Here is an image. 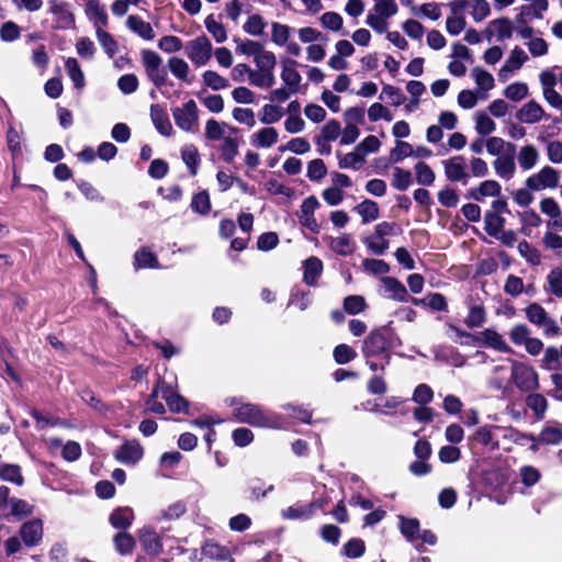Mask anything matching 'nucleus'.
Listing matches in <instances>:
<instances>
[{"instance_id": "1", "label": "nucleus", "mask_w": 562, "mask_h": 562, "mask_svg": "<svg viewBox=\"0 0 562 562\" xmlns=\"http://www.w3.org/2000/svg\"><path fill=\"white\" fill-rule=\"evenodd\" d=\"M392 340L386 329L372 330L362 344V355L370 370L384 371L391 360Z\"/></svg>"}, {"instance_id": "2", "label": "nucleus", "mask_w": 562, "mask_h": 562, "mask_svg": "<svg viewBox=\"0 0 562 562\" xmlns=\"http://www.w3.org/2000/svg\"><path fill=\"white\" fill-rule=\"evenodd\" d=\"M233 415L240 423L249 424L260 428L281 427V417L274 413L263 411L260 406L251 403H241L236 400L232 402Z\"/></svg>"}, {"instance_id": "3", "label": "nucleus", "mask_w": 562, "mask_h": 562, "mask_svg": "<svg viewBox=\"0 0 562 562\" xmlns=\"http://www.w3.org/2000/svg\"><path fill=\"white\" fill-rule=\"evenodd\" d=\"M510 379L515 386L521 392H531L539 389V376L537 371L529 364L517 360H509Z\"/></svg>"}, {"instance_id": "4", "label": "nucleus", "mask_w": 562, "mask_h": 562, "mask_svg": "<svg viewBox=\"0 0 562 562\" xmlns=\"http://www.w3.org/2000/svg\"><path fill=\"white\" fill-rule=\"evenodd\" d=\"M527 319L540 327L546 337H555L560 334V327L554 318L538 303L529 304L526 310Z\"/></svg>"}, {"instance_id": "5", "label": "nucleus", "mask_w": 562, "mask_h": 562, "mask_svg": "<svg viewBox=\"0 0 562 562\" xmlns=\"http://www.w3.org/2000/svg\"><path fill=\"white\" fill-rule=\"evenodd\" d=\"M176 125L188 133L195 132L199 126V108L194 100H188L181 106L171 110Z\"/></svg>"}, {"instance_id": "6", "label": "nucleus", "mask_w": 562, "mask_h": 562, "mask_svg": "<svg viewBox=\"0 0 562 562\" xmlns=\"http://www.w3.org/2000/svg\"><path fill=\"white\" fill-rule=\"evenodd\" d=\"M560 172L550 166L542 167L538 172L526 179V187L530 191L555 189L559 186Z\"/></svg>"}, {"instance_id": "7", "label": "nucleus", "mask_w": 562, "mask_h": 562, "mask_svg": "<svg viewBox=\"0 0 562 562\" xmlns=\"http://www.w3.org/2000/svg\"><path fill=\"white\" fill-rule=\"evenodd\" d=\"M188 58L196 66H204L212 57V44L206 36H199L187 44Z\"/></svg>"}, {"instance_id": "8", "label": "nucleus", "mask_w": 562, "mask_h": 562, "mask_svg": "<svg viewBox=\"0 0 562 562\" xmlns=\"http://www.w3.org/2000/svg\"><path fill=\"white\" fill-rule=\"evenodd\" d=\"M321 207V203L316 196L310 195L303 200L297 212V218L302 226L314 234H318L321 226L315 218V212Z\"/></svg>"}, {"instance_id": "9", "label": "nucleus", "mask_w": 562, "mask_h": 562, "mask_svg": "<svg viewBox=\"0 0 562 562\" xmlns=\"http://www.w3.org/2000/svg\"><path fill=\"white\" fill-rule=\"evenodd\" d=\"M445 176L450 182L468 183L470 173L467 171V160L463 156H453L441 161Z\"/></svg>"}, {"instance_id": "10", "label": "nucleus", "mask_w": 562, "mask_h": 562, "mask_svg": "<svg viewBox=\"0 0 562 562\" xmlns=\"http://www.w3.org/2000/svg\"><path fill=\"white\" fill-rule=\"evenodd\" d=\"M539 206L540 211L549 217L548 229L562 231V211L558 202L553 198H543Z\"/></svg>"}, {"instance_id": "11", "label": "nucleus", "mask_w": 562, "mask_h": 562, "mask_svg": "<svg viewBox=\"0 0 562 562\" xmlns=\"http://www.w3.org/2000/svg\"><path fill=\"white\" fill-rule=\"evenodd\" d=\"M138 538L143 549L150 555H159L162 552L160 536L154 527L144 526L138 530Z\"/></svg>"}, {"instance_id": "12", "label": "nucleus", "mask_w": 562, "mask_h": 562, "mask_svg": "<svg viewBox=\"0 0 562 562\" xmlns=\"http://www.w3.org/2000/svg\"><path fill=\"white\" fill-rule=\"evenodd\" d=\"M48 12L55 16L57 27L69 29L75 23L72 12L69 10V4L60 0L48 1Z\"/></svg>"}, {"instance_id": "13", "label": "nucleus", "mask_w": 562, "mask_h": 562, "mask_svg": "<svg viewBox=\"0 0 562 562\" xmlns=\"http://www.w3.org/2000/svg\"><path fill=\"white\" fill-rule=\"evenodd\" d=\"M477 346H485L505 353L513 352V349L506 344L503 336L492 328L477 333Z\"/></svg>"}, {"instance_id": "14", "label": "nucleus", "mask_w": 562, "mask_h": 562, "mask_svg": "<svg viewBox=\"0 0 562 562\" xmlns=\"http://www.w3.org/2000/svg\"><path fill=\"white\" fill-rule=\"evenodd\" d=\"M20 536L26 547L37 546L43 538V522L41 519H33L22 525Z\"/></svg>"}, {"instance_id": "15", "label": "nucleus", "mask_w": 562, "mask_h": 562, "mask_svg": "<svg viewBox=\"0 0 562 562\" xmlns=\"http://www.w3.org/2000/svg\"><path fill=\"white\" fill-rule=\"evenodd\" d=\"M114 456L123 464H135L143 457V448L137 441H127L115 451Z\"/></svg>"}, {"instance_id": "16", "label": "nucleus", "mask_w": 562, "mask_h": 562, "mask_svg": "<svg viewBox=\"0 0 562 562\" xmlns=\"http://www.w3.org/2000/svg\"><path fill=\"white\" fill-rule=\"evenodd\" d=\"M296 65L297 63L295 60L290 59L282 64L281 79L292 93L299 92L302 80L300 72L296 70Z\"/></svg>"}, {"instance_id": "17", "label": "nucleus", "mask_w": 562, "mask_h": 562, "mask_svg": "<svg viewBox=\"0 0 562 562\" xmlns=\"http://www.w3.org/2000/svg\"><path fill=\"white\" fill-rule=\"evenodd\" d=\"M543 108L535 100L525 103L516 113V117L526 124H535L542 120Z\"/></svg>"}, {"instance_id": "18", "label": "nucleus", "mask_w": 562, "mask_h": 562, "mask_svg": "<svg viewBox=\"0 0 562 562\" xmlns=\"http://www.w3.org/2000/svg\"><path fill=\"white\" fill-rule=\"evenodd\" d=\"M381 282L384 286L385 296L398 302H407L409 300L406 288L397 279L393 277H383Z\"/></svg>"}, {"instance_id": "19", "label": "nucleus", "mask_w": 562, "mask_h": 562, "mask_svg": "<svg viewBox=\"0 0 562 562\" xmlns=\"http://www.w3.org/2000/svg\"><path fill=\"white\" fill-rule=\"evenodd\" d=\"M162 398L166 401L168 408L172 413H187L188 401L182 397L171 384L165 382Z\"/></svg>"}, {"instance_id": "20", "label": "nucleus", "mask_w": 562, "mask_h": 562, "mask_svg": "<svg viewBox=\"0 0 562 562\" xmlns=\"http://www.w3.org/2000/svg\"><path fill=\"white\" fill-rule=\"evenodd\" d=\"M317 507L315 502L307 505L289 506L281 510V517L285 520H307L313 517Z\"/></svg>"}, {"instance_id": "21", "label": "nucleus", "mask_w": 562, "mask_h": 562, "mask_svg": "<svg viewBox=\"0 0 562 562\" xmlns=\"http://www.w3.org/2000/svg\"><path fill=\"white\" fill-rule=\"evenodd\" d=\"M278 131L274 127L267 126L255 132L250 136V143L257 148H270L278 142Z\"/></svg>"}, {"instance_id": "22", "label": "nucleus", "mask_w": 562, "mask_h": 562, "mask_svg": "<svg viewBox=\"0 0 562 562\" xmlns=\"http://www.w3.org/2000/svg\"><path fill=\"white\" fill-rule=\"evenodd\" d=\"M85 12L87 18L98 27H105L108 25V14L104 7L98 0H88L86 2Z\"/></svg>"}, {"instance_id": "23", "label": "nucleus", "mask_w": 562, "mask_h": 562, "mask_svg": "<svg viewBox=\"0 0 562 562\" xmlns=\"http://www.w3.org/2000/svg\"><path fill=\"white\" fill-rule=\"evenodd\" d=\"M150 119L156 130L164 136L172 134V125L167 112L159 104L150 105Z\"/></svg>"}, {"instance_id": "24", "label": "nucleus", "mask_w": 562, "mask_h": 562, "mask_svg": "<svg viewBox=\"0 0 562 562\" xmlns=\"http://www.w3.org/2000/svg\"><path fill=\"white\" fill-rule=\"evenodd\" d=\"M493 168L499 178L510 180L516 172L514 154L507 153L506 155L497 157L493 161Z\"/></svg>"}, {"instance_id": "25", "label": "nucleus", "mask_w": 562, "mask_h": 562, "mask_svg": "<svg viewBox=\"0 0 562 562\" xmlns=\"http://www.w3.org/2000/svg\"><path fill=\"white\" fill-rule=\"evenodd\" d=\"M532 440L535 441L532 449H536L538 443L558 445L562 441V426L558 424H548L543 427L539 437H532Z\"/></svg>"}, {"instance_id": "26", "label": "nucleus", "mask_w": 562, "mask_h": 562, "mask_svg": "<svg viewBox=\"0 0 562 562\" xmlns=\"http://www.w3.org/2000/svg\"><path fill=\"white\" fill-rule=\"evenodd\" d=\"M134 518L135 516L133 509L125 506L115 508L111 513L109 521L113 528L126 530L132 526Z\"/></svg>"}, {"instance_id": "27", "label": "nucleus", "mask_w": 562, "mask_h": 562, "mask_svg": "<svg viewBox=\"0 0 562 562\" xmlns=\"http://www.w3.org/2000/svg\"><path fill=\"white\" fill-rule=\"evenodd\" d=\"M126 26L130 31L137 34L145 41H151L155 38V31L150 23L144 21L138 15H130L126 20Z\"/></svg>"}, {"instance_id": "28", "label": "nucleus", "mask_w": 562, "mask_h": 562, "mask_svg": "<svg viewBox=\"0 0 562 562\" xmlns=\"http://www.w3.org/2000/svg\"><path fill=\"white\" fill-rule=\"evenodd\" d=\"M517 160L520 169L524 171H528L538 164L539 151L532 144L525 145L520 147Z\"/></svg>"}, {"instance_id": "29", "label": "nucleus", "mask_w": 562, "mask_h": 562, "mask_svg": "<svg viewBox=\"0 0 562 562\" xmlns=\"http://www.w3.org/2000/svg\"><path fill=\"white\" fill-rule=\"evenodd\" d=\"M323 272V262L317 257H310L304 261V276L303 281L310 285L314 286L317 283L319 276Z\"/></svg>"}, {"instance_id": "30", "label": "nucleus", "mask_w": 562, "mask_h": 562, "mask_svg": "<svg viewBox=\"0 0 562 562\" xmlns=\"http://www.w3.org/2000/svg\"><path fill=\"white\" fill-rule=\"evenodd\" d=\"M0 480L16 486H22L24 484V477L21 467L13 463H0Z\"/></svg>"}, {"instance_id": "31", "label": "nucleus", "mask_w": 562, "mask_h": 562, "mask_svg": "<svg viewBox=\"0 0 562 562\" xmlns=\"http://www.w3.org/2000/svg\"><path fill=\"white\" fill-rule=\"evenodd\" d=\"M485 148L491 156H503L504 151L514 154L516 150L515 144L504 140L502 137L492 136L486 139Z\"/></svg>"}, {"instance_id": "32", "label": "nucleus", "mask_w": 562, "mask_h": 562, "mask_svg": "<svg viewBox=\"0 0 562 562\" xmlns=\"http://www.w3.org/2000/svg\"><path fill=\"white\" fill-rule=\"evenodd\" d=\"M327 240L329 248L339 256H349L353 251L355 244L350 235L328 237Z\"/></svg>"}, {"instance_id": "33", "label": "nucleus", "mask_w": 562, "mask_h": 562, "mask_svg": "<svg viewBox=\"0 0 562 562\" xmlns=\"http://www.w3.org/2000/svg\"><path fill=\"white\" fill-rule=\"evenodd\" d=\"M113 543L115 551L121 555H131L136 546L134 537L126 531L117 532L113 537Z\"/></svg>"}, {"instance_id": "34", "label": "nucleus", "mask_w": 562, "mask_h": 562, "mask_svg": "<svg viewBox=\"0 0 562 562\" xmlns=\"http://www.w3.org/2000/svg\"><path fill=\"white\" fill-rule=\"evenodd\" d=\"M164 387L165 381L159 380L145 403L147 412L158 415H161L166 412L165 405L158 401L159 396L162 397Z\"/></svg>"}, {"instance_id": "35", "label": "nucleus", "mask_w": 562, "mask_h": 562, "mask_svg": "<svg viewBox=\"0 0 562 562\" xmlns=\"http://www.w3.org/2000/svg\"><path fill=\"white\" fill-rule=\"evenodd\" d=\"M267 26V22L262 15L258 13L249 14L243 24V31L251 36H262L265 34V30Z\"/></svg>"}, {"instance_id": "36", "label": "nucleus", "mask_w": 562, "mask_h": 562, "mask_svg": "<svg viewBox=\"0 0 562 562\" xmlns=\"http://www.w3.org/2000/svg\"><path fill=\"white\" fill-rule=\"evenodd\" d=\"M181 158L188 167L190 175L194 177L198 173V168L201 162L198 148L192 144L183 146L181 149Z\"/></svg>"}, {"instance_id": "37", "label": "nucleus", "mask_w": 562, "mask_h": 562, "mask_svg": "<svg viewBox=\"0 0 562 562\" xmlns=\"http://www.w3.org/2000/svg\"><path fill=\"white\" fill-rule=\"evenodd\" d=\"M251 5L246 0H229L225 3V14L233 23H238L243 13H249Z\"/></svg>"}, {"instance_id": "38", "label": "nucleus", "mask_w": 562, "mask_h": 562, "mask_svg": "<svg viewBox=\"0 0 562 562\" xmlns=\"http://www.w3.org/2000/svg\"><path fill=\"white\" fill-rule=\"evenodd\" d=\"M204 25L216 43H224L227 40L226 27L214 14H210L205 18Z\"/></svg>"}, {"instance_id": "39", "label": "nucleus", "mask_w": 562, "mask_h": 562, "mask_svg": "<svg viewBox=\"0 0 562 562\" xmlns=\"http://www.w3.org/2000/svg\"><path fill=\"white\" fill-rule=\"evenodd\" d=\"M526 405L529 409H531L537 417V419L541 420L546 416V412L548 409V401L540 393H532L526 397Z\"/></svg>"}, {"instance_id": "40", "label": "nucleus", "mask_w": 562, "mask_h": 562, "mask_svg": "<svg viewBox=\"0 0 562 562\" xmlns=\"http://www.w3.org/2000/svg\"><path fill=\"white\" fill-rule=\"evenodd\" d=\"M488 30L495 33L497 41L502 42L508 40L513 35V24L506 19H496L490 22Z\"/></svg>"}, {"instance_id": "41", "label": "nucleus", "mask_w": 562, "mask_h": 562, "mask_svg": "<svg viewBox=\"0 0 562 562\" xmlns=\"http://www.w3.org/2000/svg\"><path fill=\"white\" fill-rule=\"evenodd\" d=\"M134 267L135 269H157L159 268V262L155 254L149 251L147 248H142L134 255Z\"/></svg>"}, {"instance_id": "42", "label": "nucleus", "mask_w": 562, "mask_h": 562, "mask_svg": "<svg viewBox=\"0 0 562 562\" xmlns=\"http://www.w3.org/2000/svg\"><path fill=\"white\" fill-rule=\"evenodd\" d=\"M355 211L361 216L362 223L367 224L379 217V205L372 200H364L359 203Z\"/></svg>"}, {"instance_id": "43", "label": "nucleus", "mask_w": 562, "mask_h": 562, "mask_svg": "<svg viewBox=\"0 0 562 562\" xmlns=\"http://www.w3.org/2000/svg\"><path fill=\"white\" fill-rule=\"evenodd\" d=\"M485 232L495 237L502 233L505 226V218L496 212H486L484 216Z\"/></svg>"}, {"instance_id": "44", "label": "nucleus", "mask_w": 562, "mask_h": 562, "mask_svg": "<svg viewBox=\"0 0 562 562\" xmlns=\"http://www.w3.org/2000/svg\"><path fill=\"white\" fill-rule=\"evenodd\" d=\"M502 192L501 184L495 180H485L483 181L479 188L472 192V196L476 201H481L483 198L487 196H499Z\"/></svg>"}, {"instance_id": "45", "label": "nucleus", "mask_w": 562, "mask_h": 562, "mask_svg": "<svg viewBox=\"0 0 562 562\" xmlns=\"http://www.w3.org/2000/svg\"><path fill=\"white\" fill-rule=\"evenodd\" d=\"M249 82L257 88L269 89L276 83L274 72L251 69Z\"/></svg>"}, {"instance_id": "46", "label": "nucleus", "mask_w": 562, "mask_h": 562, "mask_svg": "<svg viewBox=\"0 0 562 562\" xmlns=\"http://www.w3.org/2000/svg\"><path fill=\"white\" fill-rule=\"evenodd\" d=\"M293 32V29L280 22L271 23V41L277 46H284Z\"/></svg>"}, {"instance_id": "47", "label": "nucleus", "mask_w": 562, "mask_h": 562, "mask_svg": "<svg viewBox=\"0 0 562 562\" xmlns=\"http://www.w3.org/2000/svg\"><path fill=\"white\" fill-rule=\"evenodd\" d=\"M471 77L475 81L477 88L482 91H490L494 88V77L481 67H475L471 71Z\"/></svg>"}, {"instance_id": "48", "label": "nucleus", "mask_w": 562, "mask_h": 562, "mask_svg": "<svg viewBox=\"0 0 562 562\" xmlns=\"http://www.w3.org/2000/svg\"><path fill=\"white\" fill-rule=\"evenodd\" d=\"M66 71L77 89L85 87V75L76 58L68 57L65 61Z\"/></svg>"}, {"instance_id": "49", "label": "nucleus", "mask_w": 562, "mask_h": 562, "mask_svg": "<svg viewBox=\"0 0 562 562\" xmlns=\"http://www.w3.org/2000/svg\"><path fill=\"white\" fill-rule=\"evenodd\" d=\"M8 506L10 507V515L18 519L31 516L34 509L26 501L16 497H11Z\"/></svg>"}, {"instance_id": "50", "label": "nucleus", "mask_w": 562, "mask_h": 562, "mask_svg": "<svg viewBox=\"0 0 562 562\" xmlns=\"http://www.w3.org/2000/svg\"><path fill=\"white\" fill-rule=\"evenodd\" d=\"M416 181L420 186L430 187L436 180L434 170L423 161H419L414 167Z\"/></svg>"}, {"instance_id": "51", "label": "nucleus", "mask_w": 562, "mask_h": 562, "mask_svg": "<svg viewBox=\"0 0 562 562\" xmlns=\"http://www.w3.org/2000/svg\"><path fill=\"white\" fill-rule=\"evenodd\" d=\"M547 292L558 299L562 297V269L554 268L547 276Z\"/></svg>"}, {"instance_id": "52", "label": "nucleus", "mask_w": 562, "mask_h": 562, "mask_svg": "<svg viewBox=\"0 0 562 562\" xmlns=\"http://www.w3.org/2000/svg\"><path fill=\"white\" fill-rule=\"evenodd\" d=\"M203 555L215 559V560H228L231 558V551L226 547H223L213 541H207L202 548Z\"/></svg>"}, {"instance_id": "53", "label": "nucleus", "mask_w": 562, "mask_h": 562, "mask_svg": "<svg viewBox=\"0 0 562 562\" xmlns=\"http://www.w3.org/2000/svg\"><path fill=\"white\" fill-rule=\"evenodd\" d=\"M187 512V506L183 502L178 501L169 505L166 509H164L160 515L155 517V521L159 522L161 520H175L179 519Z\"/></svg>"}, {"instance_id": "54", "label": "nucleus", "mask_w": 562, "mask_h": 562, "mask_svg": "<svg viewBox=\"0 0 562 562\" xmlns=\"http://www.w3.org/2000/svg\"><path fill=\"white\" fill-rule=\"evenodd\" d=\"M282 116V109L276 104H265L259 113L260 122L266 125L279 122Z\"/></svg>"}, {"instance_id": "55", "label": "nucleus", "mask_w": 562, "mask_h": 562, "mask_svg": "<svg viewBox=\"0 0 562 562\" xmlns=\"http://www.w3.org/2000/svg\"><path fill=\"white\" fill-rule=\"evenodd\" d=\"M413 183L411 171L395 167L393 169L392 186L400 191L407 190Z\"/></svg>"}, {"instance_id": "56", "label": "nucleus", "mask_w": 562, "mask_h": 562, "mask_svg": "<svg viewBox=\"0 0 562 562\" xmlns=\"http://www.w3.org/2000/svg\"><path fill=\"white\" fill-rule=\"evenodd\" d=\"M202 79L205 86L215 91L224 90L229 87L228 80L213 70L204 71Z\"/></svg>"}, {"instance_id": "57", "label": "nucleus", "mask_w": 562, "mask_h": 562, "mask_svg": "<svg viewBox=\"0 0 562 562\" xmlns=\"http://www.w3.org/2000/svg\"><path fill=\"white\" fill-rule=\"evenodd\" d=\"M97 40L108 54L110 58H112L117 52V43L114 37L106 31L101 27L95 30Z\"/></svg>"}, {"instance_id": "58", "label": "nucleus", "mask_w": 562, "mask_h": 562, "mask_svg": "<svg viewBox=\"0 0 562 562\" xmlns=\"http://www.w3.org/2000/svg\"><path fill=\"white\" fill-rule=\"evenodd\" d=\"M257 70L273 71L277 65L274 53L266 50L265 48L254 58Z\"/></svg>"}, {"instance_id": "59", "label": "nucleus", "mask_w": 562, "mask_h": 562, "mask_svg": "<svg viewBox=\"0 0 562 562\" xmlns=\"http://www.w3.org/2000/svg\"><path fill=\"white\" fill-rule=\"evenodd\" d=\"M168 67H169V70L171 71V74L176 78H178L182 81L189 82L188 75H189L190 68H189L188 63L184 59L179 58V57H171L168 60Z\"/></svg>"}, {"instance_id": "60", "label": "nucleus", "mask_w": 562, "mask_h": 562, "mask_svg": "<svg viewBox=\"0 0 562 562\" xmlns=\"http://www.w3.org/2000/svg\"><path fill=\"white\" fill-rule=\"evenodd\" d=\"M363 162L364 157L357 148H355L353 151L339 157L338 166L341 169H359L363 165Z\"/></svg>"}, {"instance_id": "61", "label": "nucleus", "mask_w": 562, "mask_h": 562, "mask_svg": "<svg viewBox=\"0 0 562 562\" xmlns=\"http://www.w3.org/2000/svg\"><path fill=\"white\" fill-rule=\"evenodd\" d=\"M495 429H498V427L488 426V425L482 426V427L477 428L473 438H474V440H476L477 442H480L484 446L497 448L498 443L495 441L494 434H493V430H495Z\"/></svg>"}, {"instance_id": "62", "label": "nucleus", "mask_w": 562, "mask_h": 562, "mask_svg": "<svg viewBox=\"0 0 562 562\" xmlns=\"http://www.w3.org/2000/svg\"><path fill=\"white\" fill-rule=\"evenodd\" d=\"M486 321L485 310L481 305L471 306L464 323L470 328L481 327Z\"/></svg>"}, {"instance_id": "63", "label": "nucleus", "mask_w": 562, "mask_h": 562, "mask_svg": "<svg viewBox=\"0 0 562 562\" xmlns=\"http://www.w3.org/2000/svg\"><path fill=\"white\" fill-rule=\"evenodd\" d=\"M519 255L526 259L532 266H539L541 263V255L533 246L528 241L522 240L518 244Z\"/></svg>"}, {"instance_id": "64", "label": "nucleus", "mask_w": 562, "mask_h": 562, "mask_svg": "<svg viewBox=\"0 0 562 562\" xmlns=\"http://www.w3.org/2000/svg\"><path fill=\"white\" fill-rule=\"evenodd\" d=\"M236 52L240 55L252 56L254 58L265 48L263 45L252 40L236 41Z\"/></svg>"}]
</instances>
